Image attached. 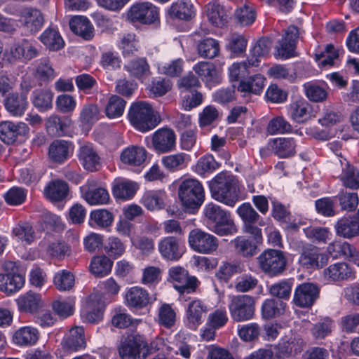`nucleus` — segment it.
Returning <instances> with one entry per match:
<instances>
[{"label":"nucleus","mask_w":359,"mask_h":359,"mask_svg":"<svg viewBox=\"0 0 359 359\" xmlns=\"http://www.w3.org/2000/svg\"><path fill=\"white\" fill-rule=\"evenodd\" d=\"M248 236H236L231 244L236 255L251 258L259 252V245L263 242L262 232H243Z\"/></svg>","instance_id":"f8f14e48"},{"label":"nucleus","mask_w":359,"mask_h":359,"mask_svg":"<svg viewBox=\"0 0 359 359\" xmlns=\"http://www.w3.org/2000/svg\"><path fill=\"white\" fill-rule=\"evenodd\" d=\"M323 275L327 281L336 283L354 279L355 271L348 263L339 262L325 268Z\"/></svg>","instance_id":"cd10ccee"},{"label":"nucleus","mask_w":359,"mask_h":359,"mask_svg":"<svg viewBox=\"0 0 359 359\" xmlns=\"http://www.w3.org/2000/svg\"><path fill=\"white\" fill-rule=\"evenodd\" d=\"M40 337L39 331L31 325L22 326L15 330L11 335V343L20 347L34 346Z\"/></svg>","instance_id":"c756f323"},{"label":"nucleus","mask_w":359,"mask_h":359,"mask_svg":"<svg viewBox=\"0 0 359 359\" xmlns=\"http://www.w3.org/2000/svg\"><path fill=\"white\" fill-rule=\"evenodd\" d=\"M334 327V321L330 317L325 316L313 324L310 332L315 340H323L332 334Z\"/></svg>","instance_id":"13d9d810"},{"label":"nucleus","mask_w":359,"mask_h":359,"mask_svg":"<svg viewBox=\"0 0 359 359\" xmlns=\"http://www.w3.org/2000/svg\"><path fill=\"white\" fill-rule=\"evenodd\" d=\"M299 37V29L295 25L287 27L275 48L274 56L282 60H288L298 55L296 51Z\"/></svg>","instance_id":"9d476101"},{"label":"nucleus","mask_w":359,"mask_h":359,"mask_svg":"<svg viewBox=\"0 0 359 359\" xmlns=\"http://www.w3.org/2000/svg\"><path fill=\"white\" fill-rule=\"evenodd\" d=\"M113 222L114 215L107 209H97L90 212L88 224L93 228L107 229Z\"/></svg>","instance_id":"864d4df0"},{"label":"nucleus","mask_w":359,"mask_h":359,"mask_svg":"<svg viewBox=\"0 0 359 359\" xmlns=\"http://www.w3.org/2000/svg\"><path fill=\"white\" fill-rule=\"evenodd\" d=\"M124 69L134 78L143 82L151 75L150 66L146 57H137L130 60Z\"/></svg>","instance_id":"09e8293b"},{"label":"nucleus","mask_w":359,"mask_h":359,"mask_svg":"<svg viewBox=\"0 0 359 359\" xmlns=\"http://www.w3.org/2000/svg\"><path fill=\"white\" fill-rule=\"evenodd\" d=\"M147 151L142 147L131 146L123 150L121 161L123 164L131 166H140L146 160Z\"/></svg>","instance_id":"a18cd8bd"},{"label":"nucleus","mask_w":359,"mask_h":359,"mask_svg":"<svg viewBox=\"0 0 359 359\" xmlns=\"http://www.w3.org/2000/svg\"><path fill=\"white\" fill-rule=\"evenodd\" d=\"M57 76V73L48 57H41L36 60L34 77L40 85L46 84Z\"/></svg>","instance_id":"49530a36"},{"label":"nucleus","mask_w":359,"mask_h":359,"mask_svg":"<svg viewBox=\"0 0 359 359\" xmlns=\"http://www.w3.org/2000/svg\"><path fill=\"white\" fill-rule=\"evenodd\" d=\"M127 118L130 123L137 130L142 133L153 130L161 121L152 105L148 102L142 100L131 103L128 111Z\"/></svg>","instance_id":"7ed1b4c3"},{"label":"nucleus","mask_w":359,"mask_h":359,"mask_svg":"<svg viewBox=\"0 0 359 359\" xmlns=\"http://www.w3.org/2000/svg\"><path fill=\"white\" fill-rule=\"evenodd\" d=\"M17 304L21 312L33 316L41 307L42 302L39 294L29 292L18 299Z\"/></svg>","instance_id":"4d7b16f0"},{"label":"nucleus","mask_w":359,"mask_h":359,"mask_svg":"<svg viewBox=\"0 0 359 359\" xmlns=\"http://www.w3.org/2000/svg\"><path fill=\"white\" fill-rule=\"evenodd\" d=\"M113 262L106 255L94 257L90 264V271L97 277L107 276L111 271Z\"/></svg>","instance_id":"680f3d73"},{"label":"nucleus","mask_w":359,"mask_h":359,"mask_svg":"<svg viewBox=\"0 0 359 359\" xmlns=\"http://www.w3.org/2000/svg\"><path fill=\"white\" fill-rule=\"evenodd\" d=\"M229 309L233 320L236 322L249 320L255 315V299L248 294L233 296L229 304Z\"/></svg>","instance_id":"9b49d317"},{"label":"nucleus","mask_w":359,"mask_h":359,"mask_svg":"<svg viewBox=\"0 0 359 359\" xmlns=\"http://www.w3.org/2000/svg\"><path fill=\"white\" fill-rule=\"evenodd\" d=\"M29 133V128L23 122L6 121L0 123V140L7 145L24 142Z\"/></svg>","instance_id":"dca6fc26"},{"label":"nucleus","mask_w":359,"mask_h":359,"mask_svg":"<svg viewBox=\"0 0 359 359\" xmlns=\"http://www.w3.org/2000/svg\"><path fill=\"white\" fill-rule=\"evenodd\" d=\"M19 22L21 26L30 34H36L43 27L44 16L37 8L27 7L22 9L19 13Z\"/></svg>","instance_id":"5701e85b"},{"label":"nucleus","mask_w":359,"mask_h":359,"mask_svg":"<svg viewBox=\"0 0 359 359\" xmlns=\"http://www.w3.org/2000/svg\"><path fill=\"white\" fill-rule=\"evenodd\" d=\"M305 95L311 102H321L327 97V85L325 82H306L303 85Z\"/></svg>","instance_id":"8fccbe9b"},{"label":"nucleus","mask_w":359,"mask_h":359,"mask_svg":"<svg viewBox=\"0 0 359 359\" xmlns=\"http://www.w3.org/2000/svg\"><path fill=\"white\" fill-rule=\"evenodd\" d=\"M179 200L185 212L195 214L205 200V191L200 181L187 178L182 180L178 187Z\"/></svg>","instance_id":"20e7f679"},{"label":"nucleus","mask_w":359,"mask_h":359,"mask_svg":"<svg viewBox=\"0 0 359 359\" xmlns=\"http://www.w3.org/2000/svg\"><path fill=\"white\" fill-rule=\"evenodd\" d=\"M71 31L82 39L89 41L94 36V28L86 16H74L69 20Z\"/></svg>","instance_id":"a19ab883"},{"label":"nucleus","mask_w":359,"mask_h":359,"mask_svg":"<svg viewBox=\"0 0 359 359\" xmlns=\"http://www.w3.org/2000/svg\"><path fill=\"white\" fill-rule=\"evenodd\" d=\"M138 189L136 182L126 178H116L111 184V193L114 198L123 201L132 199Z\"/></svg>","instance_id":"473e14b6"},{"label":"nucleus","mask_w":359,"mask_h":359,"mask_svg":"<svg viewBox=\"0 0 359 359\" xmlns=\"http://www.w3.org/2000/svg\"><path fill=\"white\" fill-rule=\"evenodd\" d=\"M320 288L313 283H302L299 284L294 292L292 302L301 309H311L320 297Z\"/></svg>","instance_id":"aec40b11"},{"label":"nucleus","mask_w":359,"mask_h":359,"mask_svg":"<svg viewBox=\"0 0 359 359\" xmlns=\"http://www.w3.org/2000/svg\"><path fill=\"white\" fill-rule=\"evenodd\" d=\"M193 69L208 87L215 86L221 83V73L212 62L200 61L194 65Z\"/></svg>","instance_id":"7c9ffc66"},{"label":"nucleus","mask_w":359,"mask_h":359,"mask_svg":"<svg viewBox=\"0 0 359 359\" xmlns=\"http://www.w3.org/2000/svg\"><path fill=\"white\" fill-rule=\"evenodd\" d=\"M311 105L304 98L297 99L292 102L289 107L291 118L298 123L307 121L311 117Z\"/></svg>","instance_id":"ea45409f"},{"label":"nucleus","mask_w":359,"mask_h":359,"mask_svg":"<svg viewBox=\"0 0 359 359\" xmlns=\"http://www.w3.org/2000/svg\"><path fill=\"white\" fill-rule=\"evenodd\" d=\"M74 147V144L70 141L55 140L49 146V158L53 162L62 163L72 156Z\"/></svg>","instance_id":"72a5a7b5"},{"label":"nucleus","mask_w":359,"mask_h":359,"mask_svg":"<svg viewBox=\"0 0 359 359\" xmlns=\"http://www.w3.org/2000/svg\"><path fill=\"white\" fill-rule=\"evenodd\" d=\"M339 180L346 188L357 190L359 189V170L353 165L346 162L343 165Z\"/></svg>","instance_id":"6e6d98bb"},{"label":"nucleus","mask_w":359,"mask_h":359,"mask_svg":"<svg viewBox=\"0 0 359 359\" xmlns=\"http://www.w3.org/2000/svg\"><path fill=\"white\" fill-rule=\"evenodd\" d=\"M271 204V216L287 231H298L300 224L297 223L292 215L290 205H285L276 197H269Z\"/></svg>","instance_id":"2eb2a0df"},{"label":"nucleus","mask_w":359,"mask_h":359,"mask_svg":"<svg viewBox=\"0 0 359 359\" xmlns=\"http://www.w3.org/2000/svg\"><path fill=\"white\" fill-rule=\"evenodd\" d=\"M166 193L163 190L147 191L141 198L142 205L149 211H158L165 208Z\"/></svg>","instance_id":"37998d69"},{"label":"nucleus","mask_w":359,"mask_h":359,"mask_svg":"<svg viewBox=\"0 0 359 359\" xmlns=\"http://www.w3.org/2000/svg\"><path fill=\"white\" fill-rule=\"evenodd\" d=\"M203 222L206 226L220 236L233 235L237 228L230 212L212 202L207 203L203 210Z\"/></svg>","instance_id":"f03ea898"},{"label":"nucleus","mask_w":359,"mask_h":359,"mask_svg":"<svg viewBox=\"0 0 359 359\" xmlns=\"http://www.w3.org/2000/svg\"><path fill=\"white\" fill-rule=\"evenodd\" d=\"M86 306L87 310L81 314L83 321L95 324L102 320L104 304L100 294H90L88 297Z\"/></svg>","instance_id":"2f4dec72"},{"label":"nucleus","mask_w":359,"mask_h":359,"mask_svg":"<svg viewBox=\"0 0 359 359\" xmlns=\"http://www.w3.org/2000/svg\"><path fill=\"white\" fill-rule=\"evenodd\" d=\"M273 356L276 359H287L292 357L287 337H281L274 346H267L253 351L249 359H272Z\"/></svg>","instance_id":"4be33fe9"},{"label":"nucleus","mask_w":359,"mask_h":359,"mask_svg":"<svg viewBox=\"0 0 359 359\" xmlns=\"http://www.w3.org/2000/svg\"><path fill=\"white\" fill-rule=\"evenodd\" d=\"M69 185L62 180L50 181L44 189L47 198L52 202H60L66 198L69 193Z\"/></svg>","instance_id":"c03bdc74"},{"label":"nucleus","mask_w":359,"mask_h":359,"mask_svg":"<svg viewBox=\"0 0 359 359\" xmlns=\"http://www.w3.org/2000/svg\"><path fill=\"white\" fill-rule=\"evenodd\" d=\"M334 198L341 211H353L355 210L359 203V198L357 193L344 190L340 191L334 196Z\"/></svg>","instance_id":"69168bd1"},{"label":"nucleus","mask_w":359,"mask_h":359,"mask_svg":"<svg viewBox=\"0 0 359 359\" xmlns=\"http://www.w3.org/2000/svg\"><path fill=\"white\" fill-rule=\"evenodd\" d=\"M268 149L279 158H288L296 154V140L294 137L271 138Z\"/></svg>","instance_id":"c85d7f7f"},{"label":"nucleus","mask_w":359,"mask_h":359,"mask_svg":"<svg viewBox=\"0 0 359 359\" xmlns=\"http://www.w3.org/2000/svg\"><path fill=\"white\" fill-rule=\"evenodd\" d=\"M207 15L210 23L216 27L222 28L228 22V15L223 6L218 3H209L207 6Z\"/></svg>","instance_id":"603ef678"},{"label":"nucleus","mask_w":359,"mask_h":359,"mask_svg":"<svg viewBox=\"0 0 359 359\" xmlns=\"http://www.w3.org/2000/svg\"><path fill=\"white\" fill-rule=\"evenodd\" d=\"M168 275L174 283L173 287L178 292L181 301L187 302L186 294L194 293L200 285L196 276H189L188 271L180 266L170 268Z\"/></svg>","instance_id":"1a4fd4ad"},{"label":"nucleus","mask_w":359,"mask_h":359,"mask_svg":"<svg viewBox=\"0 0 359 359\" xmlns=\"http://www.w3.org/2000/svg\"><path fill=\"white\" fill-rule=\"evenodd\" d=\"M12 234L25 245H30L35 238V232L32 224L27 222H20L12 229Z\"/></svg>","instance_id":"338daca9"},{"label":"nucleus","mask_w":359,"mask_h":359,"mask_svg":"<svg viewBox=\"0 0 359 359\" xmlns=\"http://www.w3.org/2000/svg\"><path fill=\"white\" fill-rule=\"evenodd\" d=\"M20 271L15 262L7 260L4 262L0 271V291L11 295L24 286L25 277Z\"/></svg>","instance_id":"0eeeda50"},{"label":"nucleus","mask_w":359,"mask_h":359,"mask_svg":"<svg viewBox=\"0 0 359 359\" xmlns=\"http://www.w3.org/2000/svg\"><path fill=\"white\" fill-rule=\"evenodd\" d=\"M250 67L246 62L243 63L234 62L229 67V80L233 81H240L237 87L243 97L250 96L251 94L260 95L265 86L266 78L260 74H255L248 79H241L242 69H246Z\"/></svg>","instance_id":"423d86ee"},{"label":"nucleus","mask_w":359,"mask_h":359,"mask_svg":"<svg viewBox=\"0 0 359 359\" xmlns=\"http://www.w3.org/2000/svg\"><path fill=\"white\" fill-rule=\"evenodd\" d=\"M158 248L163 259L177 262L185 252L184 238L181 236H165L159 241Z\"/></svg>","instance_id":"f3484780"},{"label":"nucleus","mask_w":359,"mask_h":359,"mask_svg":"<svg viewBox=\"0 0 359 359\" xmlns=\"http://www.w3.org/2000/svg\"><path fill=\"white\" fill-rule=\"evenodd\" d=\"M152 145L158 154L168 153L175 150L176 135L174 130L167 127L156 130L152 136Z\"/></svg>","instance_id":"393cba45"},{"label":"nucleus","mask_w":359,"mask_h":359,"mask_svg":"<svg viewBox=\"0 0 359 359\" xmlns=\"http://www.w3.org/2000/svg\"><path fill=\"white\" fill-rule=\"evenodd\" d=\"M158 349L154 342L148 343L144 335L133 332L124 339L118 351L121 359H145Z\"/></svg>","instance_id":"39448f33"},{"label":"nucleus","mask_w":359,"mask_h":359,"mask_svg":"<svg viewBox=\"0 0 359 359\" xmlns=\"http://www.w3.org/2000/svg\"><path fill=\"white\" fill-rule=\"evenodd\" d=\"M336 234L344 238H351L359 235V220L355 215L344 216L334 225Z\"/></svg>","instance_id":"c9c22d12"},{"label":"nucleus","mask_w":359,"mask_h":359,"mask_svg":"<svg viewBox=\"0 0 359 359\" xmlns=\"http://www.w3.org/2000/svg\"><path fill=\"white\" fill-rule=\"evenodd\" d=\"M212 198L229 207L240 201V188L236 177L226 172L217 174L208 182Z\"/></svg>","instance_id":"f257e3e1"},{"label":"nucleus","mask_w":359,"mask_h":359,"mask_svg":"<svg viewBox=\"0 0 359 359\" xmlns=\"http://www.w3.org/2000/svg\"><path fill=\"white\" fill-rule=\"evenodd\" d=\"M207 311V306L201 300L195 299L189 302L184 319L186 327L191 330H196L203 323Z\"/></svg>","instance_id":"b1692460"},{"label":"nucleus","mask_w":359,"mask_h":359,"mask_svg":"<svg viewBox=\"0 0 359 359\" xmlns=\"http://www.w3.org/2000/svg\"><path fill=\"white\" fill-rule=\"evenodd\" d=\"M236 213L242 221L243 232H262L260 226L265 225L264 219L250 203L245 202L241 204L236 209Z\"/></svg>","instance_id":"6ab92c4d"},{"label":"nucleus","mask_w":359,"mask_h":359,"mask_svg":"<svg viewBox=\"0 0 359 359\" xmlns=\"http://www.w3.org/2000/svg\"><path fill=\"white\" fill-rule=\"evenodd\" d=\"M287 304L281 299H266L262 305L261 313L264 319L278 317L285 313Z\"/></svg>","instance_id":"3c124183"},{"label":"nucleus","mask_w":359,"mask_h":359,"mask_svg":"<svg viewBox=\"0 0 359 359\" xmlns=\"http://www.w3.org/2000/svg\"><path fill=\"white\" fill-rule=\"evenodd\" d=\"M6 111L14 116H22L28 108L27 97L18 92L8 93L4 100Z\"/></svg>","instance_id":"4c0bfd02"},{"label":"nucleus","mask_w":359,"mask_h":359,"mask_svg":"<svg viewBox=\"0 0 359 359\" xmlns=\"http://www.w3.org/2000/svg\"><path fill=\"white\" fill-rule=\"evenodd\" d=\"M190 160L189 154L181 152L163 156L161 163L166 170L174 172L184 169Z\"/></svg>","instance_id":"5fc2aeb1"},{"label":"nucleus","mask_w":359,"mask_h":359,"mask_svg":"<svg viewBox=\"0 0 359 359\" xmlns=\"http://www.w3.org/2000/svg\"><path fill=\"white\" fill-rule=\"evenodd\" d=\"M257 262L264 274L269 277H276L286 269L287 258L280 250L266 249L258 256Z\"/></svg>","instance_id":"6e6552de"},{"label":"nucleus","mask_w":359,"mask_h":359,"mask_svg":"<svg viewBox=\"0 0 359 359\" xmlns=\"http://www.w3.org/2000/svg\"><path fill=\"white\" fill-rule=\"evenodd\" d=\"M39 39L49 51H58L65 46V42L56 26L48 27L41 34Z\"/></svg>","instance_id":"e433bc0d"},{"label":"nucleus","mask_w":359,"mask_h":359,"mask_svg":"<svg viewBox=\"0 0 359 359\" xmlns=\"http://www.w3.org/2000/svg\"><path fill=\"white\" fill-rule=\"evenodd\" d=\"M306 237L313 243L325 244L332 238V232L328 227L309 226L303 229Z\"/></svg>","instance_id":"e2e57ef3"},{"label":"nucleus","mask_w":359,"mask_h":359,"mask_svg":"<svg viewBox=\"0 0 359 359\" xmlns=\"http://www.w3.org/2000/svg\"><path fill=\"white\" fill-rule=\"evenodd\" d=\"M79 159L84 169L90 172L97 171L100 166V157L90 145L81 147Z\"/></svg>","instance_id":"de8ad7c7"},{"label":"nucleus","mask_w":359,"mask_h":359,"mask_svg":"<svg viewBox=\"0 0 359 359\" xmlns=\"http://www.w3.org/2000/svg\"><path fill=\"white\" fill-rule=\"evenodd\" d=\"M128 18L133 23L151 25L159 22L158 8L151 2H137L128 11Z\"/></svg>","instance_id":"4468645a"},{"label":"nucleus","mask_w":359,"mask_h":359,"mask_svg":"<svg viewBox=\"0 0 359 359\" xmlns=\"http://www.w3.org/2000/svg\"><path fill=\"white\" fill-rule=\"evenodd\" d=\"M188 243L191 250L203 254H210L218 247L217 238L200 229H194L189 232Z\"/></svg>","instance_id":"a211bd4d"},{"label":"nucleus","mask_w":359,"mask_h":359,"mask_svg":"<svg viewBox=\"0 0 359 359\" xmlns=\"http://www.w3.org/2000/svg\"><path fill=\"white\" fill-rule=\"evenodd\" d=\"M328 262V257L321 250L310 243L303 245L298 264L304 270L313 271L323 268Z\"/></svg>","instance_id":"ddd939ff"},{"label":"nucleus","mask_w":359,"mask_h":359,"mask_svg":"<svg viewBox=\"0 0 359 359\" xmlns=\"http://www.w3.org/2000/svg\"><path fill=\"white\" fill-rule=\"evenodd\" d=\"M54 93L46 88L35 89L32 93L31 101L39 112H46L53 108Z\"/></svg>","instance_id":"79ce46f5"},{"label":"nucleus","mask_w":359,"mask_h":359,"mask_svg":"<svg viewBox=\"0 0 359 359\" xmlns=\"http://www.w3.org/2000/svg\"><path fill=\"white\" fill-rule=\"evenodd\" d=\"M197 50L198 55L202 57L208 59L215 58L220 53L219 41L211 37L204 38L198 41Z\"/></svg>","instance_id":"bf43d9fd"},{"label":"nucleus","mask_w":359,"mask_h":359,"mask_svg":"<svg viewBox=\"0 0 359 359\" xmlns=\"http://www.w3.org/2000/svg\"><path fill=\"white\" fill-rule=\"evenodd\" d=\"M60 344L64 353L67 354L84 350L86 347V341L83 327L72 328L69 333L65 335Z\"/></svg>","instance_id":"a878e982"},{"label":"nucleus","mask_w":359,"mask_h":359,"mask_svg":"<svg viewBox=\"0 0 359 359\" xmlns=\"http://www.w3.org/2000/svg\"><path fill=\"white\" fill-rule=\"evenodd\" d=\"M272 41L270 38L263 36L259 38L250 49V55L247 58L249 66L258 67L260 58L269 53Z\"/></svg>","instance_id":"58836bf2"},{"label":"nucleus","mask_w":359,"mask_h":359,"mask_svg":"<svg viewBox=\"0 0 359 359\" xmlns=\"http://www.w3.org/2000/svg\"><path fill=\"white\" fill-rule=\"evenodd\" d=\"M72 119L69 116L51 115L46 121L47 133L52 136H65L70 130Z\"/></svg>","instance_id":"f704fd0d"},{"label":"nucleus","mask_w":359,"mask_h":359,"mask_svg":"<svg viewBox=\"0 0 359 359\" xmlns=\"http://www.w3.org/2000/svg\"><path fill=\"white\" fill-rule=\"evenodd\" d=\"M165 15L172 21L188 22L195 18L196 8L191 0H175L165 10Z\"/></svg>","instance_id":"412c9836"},{"label":"nucleus","mask_w":359,"mask_h":359,"mask_svg":"<svg viewBox=\"0 0 359 359\" xmlns=\"http://www.w3.org/2000/svg\"><path fill=\"white\" fill-rule=\"evenodd\" d=\"M125 304L132 311H136L146 308L151 303L148 291L141 287L133 286L126 291Z\"/></svg>","instance_id":"bb28decb"},{"label":"nucleus","mask_w":359,"mask_h":359,"mask_svg":"<svg viewBox=\"0 0 359 359\" xmlns=\"http://www.w3.org/2000/svg\"><path fill=\"white\" fill-rule=\"evenodd\" d=\"M126 103V101L120 96L111 95L104 109L107 117L111 119L121 117L123 114Z\"/></svg>","instance_id":"0e129e2a"},{"label":"nucleus","mask_w":359,"mask_h":359,"mask_svg":"<svg viewBox=\"0 0 359 359\" xmlns=\"http://www.w3.org/2000/svg\"><path fill=\"white\" fill-rule=\"evenodd\" d=\"M243 267L238 262H222L215 273L217 279L220 283H227L235 275L242 272Z\"/></svg>","instance_id":"052dcab7"},{"label":"nucleus","mask_w":359,"mask_h":359,"mask_svg":"<svg viewBox=\"0 0 359 359\" xmlns=\"http://www.w3.org/2000/svg\"><path fill=\"white\" fill-rule=\"evenodd\" d=\"M27 190L23 187L13 186L3 194L5 203L10 206H18L27 200Z\"/></svg>","instance_id":"774afa93"}]
</instances>
